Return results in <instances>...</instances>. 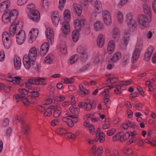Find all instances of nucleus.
Returning <instances> with one entry per match:
<instances>
[{
  "mask_svg": "<svg viewBox=\"0 0 156 156\" xmlns=\"http://www.w3.org/2000/svg\"><path fill=\"white\" fill-rule=\"evenodd\" d=\"M22 23L19 22L17 24L14 23L10 26L9 31L10 35L13 36H16V42L19 45L23 44L26 39L25 32L22 30Z\"/></svg>",
  "mask_w": 156,
  "mask_h": 156,
  "instance_id": "obj_1",
  "label": "nucleus"
},
{
  "mask_svg": "<svg viewBox=\"0 0 156 156\" xmlns=\"http://www.w3.org/2000/svg\"><path fill=\"white\" fill-rule=\"evenodd\" d=\"M81 3L86 6L88 2H90L91 5L94 7L96 12H93L91 15L93 20H95L97 16L96 12L99 13L102 10V4L99 0H80Z\"/></svg>",
  "mask_w": 156,
  "mask_h": 156,
  "instance_id": "obj_2",
  "label": "nucleus"
},
{
  "mask_svg": "<svg viewBox=\"0 0 156 156\" xmlns=\"http://www.w3.org/2000/svg\"><path fill=\"white\" fill-rule=\"evenodd\" d=\"M18 14V12L16 10H7L3 14L2 16V20L5 23H7L9 22L12 23L17 19Z\"/></svg>",
  "mask_w": 156,
  "mask_h": 156,
  "instance_id": "obj_3",
  "label": "nucleus"
},
{
  "mask_svg": "<svg viewBox=\"0 0 156 156\" xmlns=\"http://www.w3.org/2000/svg\"><path fill=\"white\" fill-rule=\"evenodd\" d=\"M137 20L142 29L147 27L148 20L147 16L144 15H139L137 16Z\"/></svg>",
  "mask_w": 156,
  "mask_h": 156,
  "instance_id": "obj_4",
  "label": "nucleus"
},
{
  "mask_svg": "<svg viewBox=\"0 0 156 156\" xmlns=\"http://www.w3.org/2000/svg\"><path fill=\"white\" fill-rule=\"evenodd\" d=\"M39 34V31L36 28L31 29L28 35V41L29 43L33 42L37 37Z\"/></svg>",
  "mask_w": 156,
  "mask_h": 156,
  "instance_id": "obj_5",
  "label": "nucleus"
},
{
  "mask_svg": "<svg viewBox=\"0 0 156 156\" xmlns=\"http://www.w3.org/2000/svg\"><path fill=\"white\" fill-rule=\"evenodd\" d=\"M102 17L105 23L107 26L112 23V18L109 12L107 10H104L102 12Z\"/></svg>",
  "mask_w": 156,
  "mask_h": 156,
  "instance_id": "obj_6",
  "label": "nucleus"
},
{
  "mask_svg": "<svg viewBox=\"0 0 156 156\" xmlns=\"http://www.w3.org/2000/svg\"><path fill=\"white\" fill-rule=\"evenodd\" d=\"M45 34L48 42L52 44L54 40V32L52 28L51 27L47 28Z\"/></svg>",
  "mask_w": 156,
  "mask_h": 156,
  "instance_id": "obj_7",
  "label": "nucleus"
},
{
  "mask_svg": "<svg viewBox=\"0 0 156 156\" xmlns=\"http://www.w3.org/2000/svg\"><path fill=\"white\" fill-rule=\"evenodd\" d=\"M28 15L29 17L35 22H37L40 20L39 12L37 10L31 11Z\"/></svg>",
  "mask_w": 156,
  "mask_h": 156,
  "instance_id": "obj_8",
  "label": "nucleus"
},
{
  "mask_svg": "<svg viewBox=\"0 0 156 156\" xmlns=\"http://www.w3.org/2000/svg\"><path fill=\"white\" fill-rule=\"evenodd\" d=\"M133 13L132 12H128L126 13L125 16V21L126 24L129 26L133 22H136L135 20L133 19Z\"/></svg>",
  "mask_w": 156,
  "mask_h": 156,
  "instance_id": "obj_9",
  "label": "nucleus"
},
{
  "mask_svg": "<svg viewBox=\"0 0 156 156\" xmlns=\"http://www.w3.org/2000/svg\"><path fill=\"white\" fill-rule=\"evenodd\" d=\"M27 56L31 59V61H35L37 56V49L34 47L30 48Z\"/></svg>",
  "mask_w": 156,
  "mask_h": 156,
  "instance_id": "obj_10",
  "label": "nucleus"
},
{
  "mask_svg": "<svg viewBox=\"0 0 156 156\" xmlns=\"http://www.w3.org/2000/svg\"><path fill=\"white\" fill-rule=\"evenodd\" d=\"M34 61H31V59L29 58L27 55H24L23 58V64L25 68L27 69H29L31 66L33 62Z\"/></svg>",
  "mask_w": 156,
  "mask_h": 156,
  "instance_id": "obj_11",
  "label": "nucleus"
},
{
  "mask_svg": "<svg viewBox=\"0 0 156 156\" xmlns=\"http://www.w3.org/2000/svg\"><path fill=\"white\" fill-rule=\"evenodd\" d=\"M77 52L81 54V58L83 61H85L88 58V55L85 49L81 46H79L77 49Z\"/></svg>",
  "mask_w": 156,
  "mask_h": 156,
  "instance_id": "obj_12",
  "label": "nucleus"
},
{
  "mask_svg": "<svg viewBox=\"0 0 156 156\" xmlns=\"http://www.w3.org/2000/svg\"><path fill=\"white\" fill-rule=\"evenodd\" d=\"M96 146L94 145L93 146L91 152L93 156H101L103 152V149L102 146H100L96 151Z\"/></svg>",
  "mask_w": 156,
  "mask_h": 156,
  "instance_id": "obj_13",
  "label": "nucleus"
},
{
  "mask_svg": "<svg viewBox=\"0 0 156 156\" xmlns=\"http://www.w3.org/2000/svg\"><path fill=\"white\" fill-rule=\"evenodd\" d=\"M62 33L65 35H68L70 33V27L69 23L66 21H64L62 23Z\"/></svg>",
  "mask_w": 156,
  "mask_h": 156,
  "instance_id": "obj_14",
  "label": "nucleus"
},
{
  "mask_svg": "<svg viewBox=\"0 0 156 156\" xmlns=\"http://www.w3.org/2000/svg\"><path fill=\"white\" fill-rule=\"evenodd\" d=\"M129 134V136L131 137L129 140L127 142V144L130 145L131 143L135 142L136 141L137 138L136 136L137 135V133L136 131L134 130L133 131H128Z\"/></svg>",
  "mask_w": 156,
  "mask_h": 156,
  "instance_id": "obj_15",
  "label": "nucleus"
},
{
  "mask_svg": "<svg viewBox=\"0 0 156 156\" xmlns=\"http://www.w3.org/2000/svg\"><path fill=\"white\" fill-rule=\"evenodd\" d=\"M51 19L54 26H57L60 20L58 16V13L57 11H55L53 13L51 16Z\"/></svg>",
  "mask_w": 156,
  "mask_h": 156,
  "instance_id": "obj_16",
  "label": "nucleus"
},
{
  "mask_svg": "<svg viewBox=\"0 0 156 156\" xmlns=\"http://www.w3.org/2000/svg\"><path fill=\"white\" fill-rule=\"evenodd\" d=\"M109 92V89H105L100 94L101 97H102L104 96V102L106 104H108L110 103V101L109 99V96L108 95Z\"/></svg>",
  "mask_w": 156,
  "mask_h": 156,
  "instance_id": "obj_17",
  "label": "nucleus"
},
{
  "mask_svg": "<svg viewBox=\"0 0 156 156\" xmlns=\"http://www.w3.org/2000/svg\"><path fill=\"white\" fill-rule=\"evenodd\" d=\"M140 52L138 49L135 48L132 54L131 61L133 63L136 62L138 60Z\"/></svg>",
  "mask_w": 156,
  "mask_h": 156,
  "instance_id": "obj_18",
  "label": "nucleus"
},
{
  "mask_svg": "<svg viewBox=\"0 0 156 156\" xmlns=\"http://www.w3.org/2000/svg\"><path fill=\"white\" fill-rule=\"evenodd\" d=\"M143 9L144 13L147 14L150 18H151V9L150 6L146 3L144 4L143 5Z\"/></svg>",
  "mask_w": 156,
  "mask_h": 156,
  "instance_id": "obj_19",
  "label": "nucleus"
},
{
  "mask_svg": "<svg viewBox=\"0 0 156 156\" xmlns=\"http://www.w3.org/2000/svg\"><path fill=\"white\" fill-rule=\"evenodd\" d=\"M10 5V2L9 1H4L0 4V11L3 12L9 7Z\"/></svg>",
  "mask_w": 156,
  "mask_h": 156,
  "instance_id": "obj_20",
  "label": "nucleus"
},
{
  "mask_svg": "<svg viewBox=\"0 0 156 156\" xmlns=\"http://www.w3.org/2000/svg\"><path fill=\"white\" fill-rule=\"evenodd\" d=\"M21 78L20 76H9L7 78V80L9 81L12 82L14 84H18L20 82Z\"/></svg>",
  "mask_w": 156,
  "mask_h": 156,
  "instance_id": "obj_21",
  "label": "nucleus"
},
{
  "mask_svg": "<svg viewBox=\"0 0 156 156\" xmlns=\"http://www.w3.org/2000/svg\"><path fill=\"white\" fill-rule=\"evenodd\" d=\"M115 48V42L113 40H111L108 42V52L109 54H111L113 53Z\"/></svg>",
  "mask_w": 156,
  "mask_h": 156,
  "instance_id": "obj_22",
  "label": "nucleus"
},
{
  "mask_svg": "<svg viewBox=\"0 0 156 156\" xmlns=\"http://www.w3.org/2000/svg\"><path fill=\"white\" fill-rule=\"evenodd\" d=\"M83 19H76L74 21V23L75 26V30H79L81 28L82 24H83L84 23Z\"/></svg>",
  "mask_w": 156,
  "mask_h": 156,
  "instance_id": "obj_23",
  "label": "nucleus"
},
{
  "mask_svg": "<svg viewBox=\"0 0 156 156\" xmlns=\"http://www.w3.org/2000/svg\"><path fill=\"white\" fill-rule=\"evenodd\" d=\"M49 48V45L48 43H44L41 46V54L42 55H44L48 51Z\"/></svg>",
  "mask_w": 156,
  "mask_h": 156,
  "instance_id": "obj_24",
  "label": "nucleus"
},
{
  "mask_svg": "<svg viewBox=\"0 0 156 156\" xmlns=\"http://www.w3.org/2000/svg\"><path fill=\"white\" fill-rule=\"evenodd\" d=\"M112 34V38L115 41L119 40L120 36V32L117 28L115 27L113 29Z\"/></svg>",
  "mask_w": 156,
  "mask_h": 156,
  "instance_id": "obj_25",
  "label": "nucleus"
},
{
  "mask_svg": "<svg viewBox=\"0 0 156 156\" xmlns=\"http://www.w3.org/2000/svg\"><path fill=\"white\" fill-rule=\"evenodd\" d=\"M153 50L154 48L152 47H150L148 48L144 55V59L147 62L149 60Z\"/></svg>",
  "mask_w": 156,
  "mask_h": 156,
  "instance_id": "obj_26",
  "label": "nucleus"
},
{
  "mask_svg": "<svg viewBox=\"0 0 156 156\" xmlns=\"http://www.w3.org/2000/svg\"><path fill=\"white\" fill-rule=\"evenodd\" d=\"M130 34L129 32L125 31L124 32V36L122 39V42L126 46L127 45L129 40Z\"/></svg>",
  "mask_w": 156,
  "mask_h": 156,
  "instance_id": "obj_27",
  "label": "nucleus"
},
{
  "mask_svg": "<svg viewBox=\"0 0 156 156\" xmlns=\"http://www.w3.org/2000/svg\"><path fill=\"white\" fill-rule=\"evenodd\" d=\"M94 27L95 31H99L103 28L104 25L102 22L97 21L94 23Z\"/></svg>",
  "mask_w": 156,
  "mask_h": 156,
  "instance_id": "obj_28",
  "label": "nucleus"
},
{
  "mask_svg": "<svg viewBox=\"0 0 156 156\" xmlns=\"http://www.w3.org/2000/svg\"><path fill=\"white\" fill-rule=\"evenodd\" d=\"M97 43L98 47L101 48L104 44V36L102 34H99L98 35L97 39Z\"/></svg>",
  "mask_w": 156,
  "mask_h": 156,
  "instance_id": "obj_29",
  "label": "nucleus"
},
{
  "mask_svg": "<svg viewBox=\"0 0 156 156\" xmlns=\"http://www.w3.org/2000/svg\"><path fill=\"white\" fill-rule=\"evenodd\" d=\"M14 63L15 69L18 70L20 69L21 66V60L19 57L16 56L14 58Z\"/></svg>",
  "mask_w": 156,
  "mask_h": 156,
  "instance_id": "obj_30",
  "label": "nucleus"
},
{
  "mask_svg": "<svg viewBox=\"0 0 156 156\" xmlns=\"http://www.w3.org/2000/svg\"><path fill=\"white\" fill-rule=\"evenodd\" d=\"M21 127L25 134L28 133L30 129L28 124L25 122L22 121Z\"/></svg>",
  "mask_w": 156,
  "mask_h": 156,
  "instance_id": "obj_31",
  "label": "nucleus"
},
{
  "mask_svg": "<svg viewBox=\"0 0 156 156\" xmlns=\"http://www.w3.org/2000/svg\"><path fill=\"white\" fill-rule=\"evenodd\" d=\"M144 142L152 145L156 146V140H154L152 138L151 136H147V139L145 140Z\"/></svg>",
  "mask_w": 156,
  "mask_h": 156,
  "instance_id": "obj_32",
  "label": "nucleus"
},
{
  "mask_svg": "<svg viewBox=\"0 0 156 156\" xmlns=\"http://www.w3.org/2000/svg\"><path fill=\"white\" fill-rule=\"evenodd\" d=\"M54 56L52 54H49L45 57L44 59V62L47 64H51L52 63Z\"/></svg>",
  "mask_w": 156,
  "mask_h": 156,
  "instance_id": "obj_33",
  "label": "nucleus"
},
{
  "mask_svg": "<svg viewBox=\"0 0 156 156\" xmlns=\"http://www.w3.org/2000/svg\"><path fill=\"white\" fill-rule=\"evenodd\" d=\"M52 108L54 110L53 116L55 118L58 117L61 115V110L55 106L52 107Z\"/></svg>",
  "mask_w": 156,
  "mask_h": 156,
  "instance_id": "obj_34",
  "label": "nucleus"
},
{
  "mask_svg": "<svg viewBox=\"0 0 156 156\" xmlns=\"http://www.w3.org/2000/svg\"><path fill=\"white\" fill-rule=\"evenodd\" d=\"M67 130L65 128L60 127L56 130V133L60 136L64 135L65 137V135L67 133Z\"/></svg>",
  "mask_w": 156,
  "mask_h": 156,
  "instance_id": "obj_35",
  "label": "nucleus"
},
{
  "mask_svg": "<svg viewBox=\"0 0 156 156\" xmlns=\"http://www.w3.org/2000/svg\"><path fill=\"white\" fill-rule=\"evenodd\" d=\"M121 57V54L119 52H116L110 59L113 62L118 61Z\"/></svg>",
  "mask_w": 156,
  "mask_h": 156,
  "instance_id": "obj_36",
  "label": "nucleus"
},
{
  "mask_svg": "<svg viewBox=\"0 0 156 156\" xmlns=\"http://www.w3.org/2000/svg\"><path fill=\"white\" fill-rule=\"evenodd\" d=\"M73 7L77 15L78 16H80L82 12L81 6L78 4H75L74 5Z\"/></svg>",
  "mask_w": 156,
  "mask_h": 156,
  "instance_id": "obj_37",
  "label": "nucleus"
},
{
  "mask_svg": "<svg viewBox=\"0 0 156 156\" xmlns=\"http://www.w3.org/2000/svg\"><path fill=\"white\" fill-rule=\"evenodd\" d=\"M117 19L118 22L119 24H122L123 21V16L122 12L119 11L117 13Z\"/></svg>",
  "mask_w": 156,
  "mask_h": 156,
  "instance_id": "obj_38",
  "label": "nucleus"
},
{
  "mask_svg": "<svg viewBox=\"0 0 156 156\" xmlns=\"http://www.w3.org/2000/svg\"><path fill=\"white\" fill-rule=\"evenodd\" d=\"M72 36L73 41L75 42H76L79 38V30H73L72 33Z\"/></svg>",
  "mask_w": 156,
  "mask_h": 156,
  "instance_id": "obj_39",
  "label": "nucleus"
},
{
  "mask_svg": "<svg viewBox=\"0 0 156 156\" xmlns=\"http://www.w3.org/2000/svg\"><path fill=\"white\" fill-rule=\"evenodd\" d=\"M96 141L99 140L101 143L103 142L105 140V134L103 133H101L98 135H96Z\"/></svg>",
  "mask_w": 156,
  "mask_h": 156,
  "instance_id": "obj_40",
  "label": "nucleus"
},
{
  "mask_svg": "<svg viewBox=\"0 0 156 156\" xmlns=\"http://www.w3.org/2000/svg\"><path fill=\"white\" fill-rule=\"evenodd\" d=\"M106 156H119L118 151L117 150L114 151L113 152H111L109 150L106 151Z\"/></svg>",
  "mask_w": 156,
  "mask_h": 156,
  "instance_id": "obj_41",
  "label": "nucleus"
},
{
  "mask_svg": "<svg viewBox=\"0 0 156 156\" xmlns=\"http://www.w3.org/2000/svg\"><path fill=\"white\" fill-rule=\"evenodd\" d=\"M79 58L78 55L75 54L72 56L69 59V62L70 64L75 63L77 60Z\"/></svg>",
  "mask_w": 156,
  "mask_h": 156,
  "instance_id": "obj_42",
  "label": "nucleus"
},
{
  "mask_svg": "<svg viewBox=\"0 0 156 156\" xmlns=\"http://www.w3.org/2000/svg\"><path fill=\"white\" fill-rule=\"evenodd\" d=\"M136 22H133V23L131 24L129 26V30L131 32L134 33L136 31Z\"/></svg>",
  "mask_w": 156,
  "mask_h": 156,
  "instance_id": "obj_43",
  "label": "nucleus"
},
{
  "mask_svg": "<svg viewBox=\"0 0 156 156\" xmlns=\"http://www.w3.org/2000/svg\"><path fill=\"white\" fill-rule=\"evenodd\" d=\"M12 88V87L11 86H6L2 83L0 84V89H2L3 88L4 91L5 92H9Z\"/></svg>",
  "mask_w": 156,
  "mask_h": 156,
  "instance_id": "obj_44",
  "label": "nucleus"
},
{
  "mask_svg": "<svg viewBox=\"0 0 156 156\" xmlns=\"http://www.w3.org/2000/svg\"><path fill=\"white\" fill-rule=\"evenodd\" d=\"M91 115L90 114H87L84 116V118H86L87 120H91L93 122H97L99 119L98 117L92 118L90 117Z\"/></svg>",
  "mask_w": 156,
  "mask_h": 156,
  "instance_id": "obj_45",
  "label": "nucleus"
},
{
  "mask_svg": "<svg viewBox=\"0 0 156 156\" xmlns=\"http://www.w3.org/2000/svg\"><path fill=\"white\" fill-rule=\"evenodd\" d=\"M35 5L34 4L31 3L29 4L27 6L26 9V11L28 13H29L31 11H33L35 10Z\"/></svg>",
  "mask_w": 156,
  "mask_h": 156,
  "instance_id": "obj_46",
  "label": "nucleus"
},
{
  "mask_svg": "<svg viewBox=\"0 0 156 156\" xmlns=\"http://www.w3.org/2000/svg\"><path fill=\"white\" fill-rule=\"evenodd\" d=\"M79 87L80 91L84 95H88L90 94V92L88 90L85 89L81 84L79 85Z\"/></svg>",
  "mask_w": 156,
  "mask_h": 156,
  "instance_id": "obj_47",
  "label": "nucleus"
},
{
  "mask_svg": "<svg viewBox=\"0 0 156 156\" xmlns=\"http://www.w3.org/2000/svg\"><path fill=\"white\" fill-rule=\"evenodd\" d=\"M101 58V55L98 53L94 55V56L93 60L95 63H98L100 62V59Z\"/></svg>",
  "mask_w": 156,
  "mask_h": 156,
  "instance_id": "obj_48",
  "label": "nucleus"
},
{
  "mask_svg": "<svg viewBox=\"0 0 156 156\" xmlns=\"http://www.w3.org/2000/svg\"><path fill=\"white\" fill-rule=\"evenodd\" d=\"M2 41L5 48L6 49L9 48L11 44V41L10 39H7V40Z\"/></svg>",
  "mask_w": 156,
  "mask_h": 156,
  "instance_id": "obj_49",
  "label": "nucleus"
},
{
  "mask_svg": "<svg viewBox=\"0 0 156 156\" xmlns=\"http://www.w3.org/2000/svg\"><path fill=\"white\" fill-rule=\"evenodd\" d=\"M23 98H24L23 95L19 94L15 95L13 97V99L14 101L17 102L22 100Z\"/></svg>",
  "mask_w": 156,
  "mask_h": 156,
  "instance_id": "obj_50",
  "label": "nucleus"
},
{
  "mask_svg": "<svg viewBox=\"0 0 156 156\" xmlns=\"http://www.w3.org/2000/svg\"><path fill=\"white\" fill-rule=\"evenodd\" d=\"M52 107H50L47 108L45 111L44 114L45 116H50L52 115Z\"/></svg>",
  "mask_w": 156,
  "mask_h": 156,
  "instance_id": "obj_51",
  "label": "nucleus"
},
{
  "mask_svg": "<svg viewBox=\"0 0 156 156\" xmlns=\"http://www.w3.org/2000/svg\"><path fill=\"white\" fill-rule=\"evenodd\" d=\"M65 138L68 139H71L72 140H75L76 138L75 134L67 132L65 135Z\"/></svg>",
  "mask_w": 156,
  "mask_h": 156,
  "instance_id": "obj_52",
  "label": "nucleus"
},
{
  "mask_svg": "<svg viewBox=\"0 0 156 156\" xmlns=\"http://www.w3.org/2000/svg\"><path fill=\"white\" fill-rule=\"evenodd\" d=\"M64 18L65 20H68L71 18L70 11L68 10H66L64 13Z\"/></svg>",
  "mask_w": 156,
  "mask_h": 156,
  "instance_id": "obj_53",
  "label": "nucleus"
},
{
  "mask_svg": "<svg viewBox=\"0 0 156 156\" xmlns=\"http://www.w3.org/2000/svg\"><path fill=\"white\" fill-rule=\"evenodd\" d=\"M42 8L45 9H47L48 7V2L47 0H42L41 3Z\"/></svg>",
  "mask_w": 156,
  "mask_h": 156,
  "instance_id": "obj_54",
  "label": "nucleus"
},
{
  "mask_svg": "<svg viewBox=\"0 0 156 156\" xmlns=\"http://www.w3.org/2000/svg\"><path fill=\"white\" fill-rule=\"evenodd\" d=\"M66 0H59L58 7L60 10H62L64 7Z\"/></svg>",
  "mask_w": 156,
  "mask_h": 156,
  "instance_id": "obj_55",
  "label": "nucleus"
},
{
  "mask_svg": "<svg viewBox=\"0 0 156 156\" xmlns=\"http://www.w3.org/2000/svg\"><path fill=\"white\" fill-rule=\"evenodd\" d=\"M10 39V37L8 33L6 31L4 32L2 35V41L7 40V39Z\"/></svg>",
  "mask_w": 156,
  "mask_h": 156,
  "instance_id": "obj_56",
  "label": "nucleus"
},
{
  "mask_svg": "<svg viewBox=\"0 0 156 156\" xmlns=\"http://www.w3.org/2000/svg\"><path fill=\"white\" fill-rule=\"evenodd\" d=\"M36 110L41 112H44L45 110L44 107L43 105H38L36 106Z\"/></svg>",
  "mask_w": 156,
  "mask_h": 156,
  "instance_id": "obj_57",
  "label": "nucleus"
},
{
  "mask_svg": "<svg viewBox=\"0 0 156 156\" xmlns=\"http://www.w3.org/2000/svg\"><path fill=\"white\" fill-rule=\"evenodd\" d=\"M110 127V123L109 122V120L107 119L105 120V123L103 125L102 128L104 129H106Z\"/></svg>",
  "mask_w": 156,
  "mask_h": 156,
  "instance_id": "obj_58",
  "label": "nucleus"
},
{
  "mask_svg": "<svg viewBox=\"0 0 156 156\" xmlns=\"http://www.w3.org/2000/svg\"><path fill=\"white\" fill-rule=\"evenodd\" d=\"M60 51L63 54L66 53V45L65 44L62 45L59 48Z\"/></svg>",
  "mask_w": 156,
  "mask_h": 156,
  "instance_id": "obj_59",
  "label": "nucleus"
},
{
  "mask_svg": "<svg viewBox=\"0 0 156 156\" xmlns=\"http://www.w3.org/2000/svg\"><path fill=\"white\" fill-rule=\"evenodd\" d=\"M75 79L73 78H65L63 79L64 82L66 83H71L75 81Z\"/></svg>",
  "mask_w": 156,
  "mask_h": 156,
  "instance_id": "obj_60",
  "label": "nucleus"
},
{
  "mask_svg": "<svg viewBox=\"0 0 156 156\" xmlns=\"http://www.w3.org/2000/svg\"><path fill=\"white\" fill-rule=\"evenodd\" d=\"M84 107L86 110L87 111H90L92 108V106L91 104L88 102H85Z\"/></svg>",
  "mask_w": 156,
  "mask_h": 156,
  "instance_id": "obj_61",
  "label": "nucleus"
},
{
  "mask_svg": "<svg viewBox=\"0 0 156 156\" xmlns=\"http://www.w3.org/2000/svg\"><path fill=\"white\" fill-rule=\"evenodd\" d=\"M88 129L90 133L92 134H94L95 133V128L94 125H90L88 126Z\"/></svg>",
  "mask_w": 156,
  "mask_h": 156,
  "instance_id": "obj_62",
  "label": "nucleus"
},
{
  "mask_svg": "<svg viewBox=\"0 0 156 156\" xmlns=\"http://www.w3.org/2000/svg\"><path fill=\"white\" fill-rule=\"evenodd\" d=\"M132 83V82L129 80H128L126 81H122L120 82V85H123L124 86H127L128 85H130Z\"/></svg>",
  "mask_w": 156,
  "mask_h": 156,
  "instance_id": "obj_63",
  "label": "nucleus"
},
{
  "mask_svg": "<svg viewBox=\"0 0 156 156\" xmlns=\"http://www.w3.org/2000/svg\"><path fill=\"white\" fill-rule=\"evenodd\" d=\"M28 0H18L17 2V5L20 6H22L24 5Z\"/></svg>",
  "mask_w": 156,
  "mask_h": 156,
  "instance_id": "obj_64",
  "label": "nucleus"
}]
</instances>
